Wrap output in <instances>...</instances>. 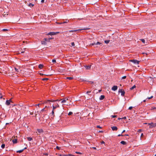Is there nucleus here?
I'll use <instances>...</instances> for the list:
<instances>
[{"mask_svg":"<svg viewBox=\"0 0 156 156\" xmlns=\"http://www.w3.org/2000/svg\"><path fill=\"white\" fill-rule=\"evenodd\" d=\"M101 44V43L99 42H97V43H95L94 42H93L92 43H91L90 44H89V46H92L93 45H100V44Z\"/></svg>","mask_w":156,"mask_h":156,"instance_id":"nucleus-1","label":"nucleus"},{"mask_svg":"<svg viewBox=\"0 0 156 156\" xmlns=\"http://www.w3.org/2000/svg\"><path fill=\"white\" fill-rule=\"evenodd\" d=\"M148 125L150 126V127L151 128L156 127V123H154L153 122L148 123Z\"/></svg>","mask_w":156,"mask_h":156,"instance_id":"nucleus-2","label":"nucleus"},{"mask_svg":"<svg viewBox=\"0 0 156 156\" xmlns=\"http://www.w3.org/2000/svg\"><path fill=\"white\" fill-rule=\"evenodd\" d=\"M130 61L135 64H139L140 61H138L136 59H132L130 60Z\"/></svg>","mask_w":156,"mask_h":156,"instance_id":"nucleus-3","label":"nucleus"},{"mask_svg":"<svg viewBox=\"0 0 156 156\" xmlns=\"http://www.w3.org/2000/svg\"><path fill=\"white\" fill-rule=\"evenodd\" d=\"M119 93L120 92L121 93V95L122 96H124L125 94V92L124 90L122 89H120L119 91Z\"/></svg>","mask_w":156,"mask_h":156,"instance_id":"nucleus-4","label":"nucleus"},{"mask_svg":"<svg viewBox=\"0 0 156 156\" xmlns=\"http://www.w3.org/2000/svg\"><path fill=\"white\" fill-rule=\"evenodd\" d=\"M59 32H50L48 33L47 35H56L58 34Z\"/></svg>","mask_w":156,"mask_h":156,"instance_id":"nucleus-5","label":"nucleus"},{"mask_svg":"<svg viewBox=\"0 0 156 156\" xmlns=\"http://www.w3.org/2000/svg\"><path fill=\"white\" fill-rule=\"evenodd\" d=\"M37 134L40 135L41 133H42L43 132V130L42 129H37Z\"/></svg>","mask_w":156,"mask_h":156,"instance_id":"nucleus-6","label":"nucleus"},{"mask_svg":"<svg viewBox=\"0 0 156 156\" xmlns=\"http://www.w3.org/2000/svg\"><path fill=\"white\" fill-rule=\"evenodd\" d=\"M58 101V100H48L47 101H45V103L48 104V103H49L50 102H54V101Z\"/></svg>","mask_w":156,"mask_h":156,"instance_id":"nucleus-7","label":"nucleus"},{"mask_svg":"<svg viewBox=\"0 0 156 156\" xmlns=\"http://www.w3.org/2000/svg\"><path fill=\"white\" fill-rule=\"evenodd\" d=\"M68 99L66 98L61 99L60 101H61V103H65L67 100H68Z\"/></svg>","mask_w":156,"mask_h":156,"instance_id":"nucleus-8","label":"nucleus"},{"mask_svg":"<svg viewBox=\"0 0 156 156\" xmlns=\"http://www.w3.org/2000/svg\"><path fill=\"white\" fill-rule=\"evenodd\" d=\"M12 102L11 99H10L9 100H7L6 101V104L7 105H9L10 103V102Z\"/></svg>","mask_w":156,"mask_h":156,"instance_id":"nucleus-9","label":"nucleus"},{"mask_svg":"<svg viewBox=\"0 0 156 156\" xmlns=\"http://www.w3.org/2000/svg\"><path fill=\"white\" fill-rule=\"evenodd\" d=\"M113 131H117L118 130V128L115 126H113L111 127Z\"/></svg>","mask_w":156,"mask_h":156,"instance_id":"nucleus-10","label":"nucleus"},{"mask_svg":"<svg viewBox=\"0 0 156 156\" xmlns=\"http://www.w3.org/2000/svg\"><path fill=\"white\" fill-rule=\"evenodd\" d=\"M89 84L90 85V87H92L93 86V85H94V83L93 82L88 81V86H89Z\"/></svg>","mask_w":156,"mask_h":156,"instance_id":"nucleus-11","label":"nucleus"},{"mask_svg":"<svg viewBox=\"0 0 156 156\" xmlns=\"http://www.w3.org/2000/svg\"><path fill=\"white\" fill-rule=\"evenodd\" d=\"M117 88L118 87L117 86H114L112 87V89L114 91H115L117 89Z\"/></svg>","mask_w":156,"mask_h":156,"instance_id":"nucleus-12","label":"nucleus"},{"mask_svg":"<svg viewBox=\"0 0 156 156\" xmlns=\"http://www.w3.org/2000/svg\"><path fill=\"white\" fill-rule=\"evenodd\" d=\"M27 149V147H25L22 150H19V151H16V153H21L22 152H23V151L25 149Z\"/></svg>","mask_w":156,"mask_h":156,"instance_id":"nucleus-13","label":"nucleus"},{"mask_svg":"<svg viewBox=\"0 0 156 156\" xmlns=\"http://www.w3.org/2000/svg\"><path fill=\"white\" fill-rule=\"evenodd\" d=\"M105 98V96L104 95H101L100 96L99 98V99L100 100H103Z\"/></svg>","mask_w":156,"mask_h":156,"instance_id":"nucleus-14","label":"nucleus"},{"mask_svg":"<svg viewBox=\"0 0 156 156\" xmlns=\"http://www.w3.org/2000/svg\"><path fill=\"white\" fill-rule=\"evenodd\" d=\"M12 141L13 144H16L17 142V139H15L13 140Z\"/></svg>","mask_w":156,"mask_h":156,"instance_id":"nucleus-15","label":"nucleus"},{"mask_svg":"<svg viewBox=\"0 0 156 156\" xmlns=\"http://www.w3.org/2000/svg\"><path fill=\"white\" fill-rule=\"evenodd\" d=\"M44 66V65H43V64H39L38 66V67L40 68V69H42V67H43Z\"/></svg>","mask_w":156,"mask_h":156,"instance_id":"nucleus-16","label":"nucleus"},{"mask_svg":"<svg viewBox=\"0 0 156 156\" xmlns=\"http://www.w3.org/2000/svg\"><path fill=\"white\" fill-rule=\"evenodd\" d=\"M120 143L123 145H125L126 144V143L124 141H122Z\"/></svg>","mask_w":156,"mask_h":156,"instance_id":"nucleus-17","label":"nucleus"},{"mask_svg":"<svg viewBox=\"0 0 156 156\" xmlns=\"http://www.w3.org/2000/svg\"><path fill=\"white\" fill-rule=\"evenodd\" d=\"M41 43L42 44L45 45L46 44V42L44 40L41 41Z\"/></svg>","mask_w":156,"mask_h":156,"instance_id":"nucleus-18","label":"nucleus"},{"mask_svg":"<svg viewBox=\"0 0 156 156\" xmlns=\"http://www.w3.org/2000/svg\"><path fill=\"white\" fill-rule=\"evenodd\" d=\"M27 139L29 141H30L33 140L32 138L30 137H27Z\"/></svg>","mask_w":156,"mask_h":156,"instance_id":"nucleus-19","label":"nucleus"},{"mask_svg":"<svg viewBox=\"0 0 156 156\" xmlns=\"http://www.w3.org/2000/svg\"><path fill=\"white\" fill-rule=\"evenodd\" d=\"M34 6V5L32 4V3H30L28 5V6L30 7H32Z\"/></svg>","mask_w":156,"mask_h":156,"instance_id":"nucleus-20","label":"nucleus"},{"mask_svg":"<svg viewBox=\"0 0 156 156\" xmlns=\"http://www.w3.org/2000/svg\"><path fill=\"white\" fill-rule=\"evenodd\" d=\"M109 41H110V40H106L105 41V42L107 44L108 43H109Z\"/></svg>","mask_w":156,"mask_h":156,"instance_id":"nucleus-21","label":"nucleus"},{"mask_svg":"<svg viewBox=\"0 0 156 156\" xmlns=\"http://www.w3.org/2000/svg\"><path fill=\"white\" fill-rule=\"evenodd\" d=\"M5 144H3L2 145H1V147L2 148V149H3L5 147Z\"/></svg>","mask_w":156,"mask_h":156,"instance_id":"nucleus-22","label":"nucleus"},{"mask_svg":"<svg viewBox=\"0 0 156 156\" xmlns=\"http://www.w3.org/2000/svg\"><path fill=\"white\" fill-rule=\"evenodd\" d=\"M136 87V86L135 85H134L132 87H131L130 89V90H132Z\"/></svg>","mask_w":156,"mask_h":156,"instance_id":"nucleus-23","label":"nucleus"},{"mask_svg":"<svg viewBox=\"0 0 156 156\" xmlns=\"http://www.w3.org/2000/svg\"><path fill=\"white\" fill-rule=\"evenodd\" d=\"M51 114V116H53V117L54 116V110L52 111Z\"/></svg>","mask_w":156,"mask_h":156,"instance_id":"nucleus-24","label":"nucleus"},{"mask_svg":"<svg viewBox=\"0 0 156 156\" xmlns=\"http://www.w3.org/2000/svg\"><path fill=\"white\" fill-rule=\"evenodd\" d=\"M48 80V78H44L42 79V80L44 81H46Z\"/></svg>","mask_w":156,"mask_h":156,"instance_id":"nucleus-25","label":"nucleus"},{"mask_svg":"<svg viewBox=\"0 0 156 156\" xmlns=\"http://www.w3.org/2000/svg\"><path fill=\"white\" fill-rule=\"evenodd\" d=\"M67 79L69 80H71L73 79V77H67Z\"/></svg>","mask_w":156,"mask_h":156,"instance_id":"nucleus-26","label":"nucleus"},{"mask_svg":"<svg viewBox=\"0 0 156 156\" xmlns=\"http://www.w3.org/2000/svg\"><path fill=\"white\" fill-rule=\"evenodd\" d=\"M92 65H93V64L92 63H91V64L90 65L89 64H88V69L90 68V67Z\"/></svg>","mask_w":156,"mask_h":156,"instance_id":"nucleus-27","label":"nucleus"},{"mask_svg":"<svg viewBox=\"0 0 156 156\" xmlns=\"http://www.w3.org/2000/svg\"><path fill=\"white\" fill-rule=\"evenodd\" d=\"M73 114V113L72 112H70L69 113L68 115H71Z\"/></svg>","mask_w":156,"mask_h":156,"instance_id":"nucleus-28","label":"nucleus"},{"mask_svg":"<svg viewBox=\"0 0 156 156\" xmlns=\"http://www.w3.org/2000/svg\"><path fill=\"white\" fill-rule=\"evenodd\" d=\"M56 108H57L56 106H54L53 105V110H54Z\"/></svg>","mask_w":156,"mask_h":156,"instance_id":"nucleus-29","label":"nucleus"},{"mask_svg":"<svg viewBox=\"0 0 156 156\" xmlns=\"http://www.w3.org/2000/svg\"><path fill=\"white\" fill-rule=\"evenodd\" d=\"M140 40L143 43H145V40L144 39H141Z\"/></svg>","mask_w":156,"mask_h":156,"instance_id":"nucleus-30","label":"nucleus"},{"mask_svg":"<svg viewBox=\"0 0 156 156\" xmlns=\"http://www.w3.org/2000/svg\"><path fill=\"white\" fill-rule=\"evenodd\" d=\"M111 116L112 118H114L116 117L117 116V115H111Z\"/></svg>","mask_w":156,"mask_h":156,"instance_id":"nucleus-31","label":"nucleus"},{"mask_svg":"<svg viewBox=\"0 0 156 156\" xmlns=\"http://www.w3.org/2000/svg\"><path fill=\"white\" fill-rule=\"evenodd\" d=\"M126 76H123L122 77V79H125L126 78Z\"/></svg>","mask_w":156,"mask_h":156,"instance_id":"nucleus-32","label":"nucleus"},{"mask_svg":"<svg viewBox=\"0 0 156 156\" xmlns=\"http://www.w3.org/2000/svg\"><path fill=\"white\" fill-rule=\"evenodd\" d=\"M15 70L17 72H19V69H17L16 68H15Z\"/></svg>","mask_w":156,"mask_h":156,"instance_id":"nucleus-33","label":"nucleus"},{"mask_svg":"<svg viewBox=\"0 0 156 156\" xmlns=\"http://www.w3.org/2000/svg\"><path fill=\"white\" fill-rule=\"evenodd\" d=\"M44 111H46V110H45V108L42 109L41 110V112H43Z\"/></svg>","mask_w":156,"mask_h":156,"instance_id":"nucleus-34","label":"nucleus"},{"mask_svg":"<svg viewBox=\"0 0 156 156\" xmlns=\"http://www.w3.org/2000/svg\"><path fill=\"white\" fill-rule=\"evenodd\" d=\"M2 30L4 31H6L8 30L7 29H3Z\"/></svg>","mask_w":156,"mask_h":156,"instance_id":"nucleus-35","label":"nucleus"},{"mask_svg":"<svg viewBox=\"0 0 156 156\" xmlns=\"http://www.w3.org/2000/svg\"><path fill=\"white\" fill-rule=\"evenodd\" d=\"M71 45H72V46H75V44L74 43V42H72L71 43Z\"/></svg>","mask_w":156,"mask_h":156,"instance_id":"nucleus-36","label":"nucleus"},{"mask_svg":"<svg viewBox=\"0 0 156 156\" xmlns=\"http://www.w3.org/2000/svg\"><path fill=\"white\" fill-rule=\"evenodd\" d=\"M52 62L54 63L56 62V61L55 59H53L52 60Z\"/></svg>","mask_w":156,"mask_h":156,"instance_id":"nucleus-37","label":"nucleus"},{"mask_svg":"<svg viewBox=\"0 0 156 156\" xmlns=\"http://www.w3.org/2000/svg\"><path fill=\"white\" fill-rule=\"evenodd\" d=\"M77 30H70L69 31V32H76V31H77Z\"/></svg>","mask_w":156,"mask_h":156,"instance_id":"nucleus-38","label":"nucleus"},{"mask_svg":"<svg viewBox=\"0 0 156 156\" xmlns=\"http://www.w3.org/2000/svg\"><path fill=\"white\" fill-rule=\"evenodd\" d=\"M153 98V96H152L150 97H148L147 98L149 99H151Z\"/></svg>","mask_w":156,"mask_h":156,"instance_id":"nucleus-39","label":"nucleus"},{"mask_svg":"<svg viewBox=\"0 0 156 156\" xmlns=\"http://www.w3.org/2000/svg\"><path fill=\"white\" fill-rule=\"evenodd\" d=\"M97 127L98 128H101V127L100 126H97Z\"/></svg>","mask_w":156,"mask_h":156,"instance_id":"nucleus-40","label":"nucleus"},{"mask_svg":"<svg viewBox=\"0 0 156 156\" xmlns=\"http://www.w3.org/2000/svg\"><path fill=\"white\" fill-rule=\"evenodd\" d=\"M123 136V135L122 134V133H121V134H119L118 135V136Z\"/></svg>","mask_w":156,"mask_h":156,"instance_id":"nucleus-41","label":"nucleus"},{"mask_svg":"<svg viewBox=\"0 0 156 156\" xmlns=\"http://www.w3.org/2000/svg\"><path fill=\"white\" fill-rule=\"evenodd\" d=\"M132 108H133V107L131 106V107H129V109L131 110Z\"/></svg>","mask_w":156,"mask_h":156,"instance_id":"nucleus-42","label":"nucleus"},{"mask_svg":"<svg viewBox=\"0 0 156 156\" xmlns=\"http://www.w3.org/2000/svg\"><path fill=\"white\" fill-rule=\"evenodd\" d=\"M90 137H88V140H91L92 139V136L90 135Z\"/></svg>","mask_w":156,"mask_h":156,"instance_id":"nucleus-43","label":"nucleus"},{"mask_svg":"<svg viewBox=\"0 0 156 156\" xmlns=\"http://www.w3.org/2000/svg\"><path fill=\"white\" fill-rule=\"evenodd\" d=\"M44 40L46 42V41H47L48 40V39L46 38H44Z\"/></svg>","mask_w":156,"mask_h":156,"instance_id":"nucleus-44","label":"nucleus"},{"mask_svg":"<svg viewBox=\"0 0 156 156\" xmlns=\"http://www.w3.org/2000/svg\"><path fill=\"white\" fill-rule=\"evenodd\" d=\"M90 147V148H94V149H96V148L95 147Z\"/></svg>","mask_w":156,"mask_h":156,"instance_id":"nucleus-45","label":"nucleus"},{"mask_svg":"<svg viewBox=\"0 0 156 156\" xmlns=\"http://www.w3.org/2000/svg\"><path fill=\"white\" fill-rule=\"evenodd\" d=\"M126 117H123V118H122V119H126Z\"/></svg>","mask_w":156,"mask_h":156,"instance_id":"nucleus-46","label":"nucleus"},{"mask_svg":"<svg viewBox=\"0 0 156 156\" xmlns=\"http://www.w3.org/2000/svg\"><path fill=\"white\" fill-rule=\"evenodd\" d=\"M143 136H144L143 133H142L141 134V137H142Z\"/></svg>","mask_w":156,"mask_h":156,"instance_id":"nucleus-47","label":"nucleus"},{"mask_svg":"<svg viewBox=\"0 0 156 156\" xmlns=\"http://www.w3.org/2000/svg\"><path fill=\"white\" fill-rule=\"evenodd\" d=\"M53 38H48V40H49V41H50V40L51 39Z\"/></svg>","mask_w":156,"mask_h":156,"instance_id":"nucleus-48","label":"nucleus"},{"mask_svg":"<svg viewBox=\"0 0 156 156\" xmlns=\"http://www.w3.org/2000/svg\"><path fill=\"white\" fill-rule=\"evenodd\" d=\"M101 144H104L105 143V142L104 141H102L101 142Z\"/></svg>","mask_w":156,"mask_h":156,"instance_id":"nucleus-49","label":"nucleus"},{"mask_svg":"<svg viewBox=\"0 0 156 156\" xmlns=\"http://www.w3.org/2000/svg\"><path fill=\"white\" fill-rule=\"evenodd\" d=\"M44 0H41V2L42 3H44Z\"/></svg>","mask_w":156,"mask_h":156,"instance_id":"nucleus-50","label":"nucleus"},{"mask_svg":"<svg viewBox=\"0 0 156 156\" xmlns=\"http://www.w3.org/2000/svg\"><path fill=\"white\" fill-rule=\"evenodd\" d=\"M85 68H86V69H88V66H85Z\"/></svg>","mask_w":156,"mask_h":156,"instance_id":"nucleus-51","label":"nucleus"},{"mask_svg":"<svg viewBox=\"0 0 156 156\" xmlns=\"http://www.w3.org/2000/svg\"><path fill=\"white\" fill-rule=\"evenodd\" d=\"M56 148L57 149H59L60 147H58V146H57L56 147Z\"/></svg>","mask_w":156,"mask_h":156,"instance_id":"nucleus-52","label":"nucleus"},{"mask_svg":"<svg viewBox=\"0 0 156 156\" xmlns=\"http://www.w3.org/2000/svg\"><path fill=\"white\" fill-rule=\"evenodd\" d=\"M44 154L46 156H47L48 155V153H45V154Z\"/></svg>","mask_w":156,"mask_h":156,"instance_id":"nucleus-53","label":"nucleus"},{"mask_svg":"<svg viewBox=\"0 0 156 156\" xmlns=\"http://www.w3.org/2000/svg\"><path fill=\"white\" fill-rule=\"evenodd\" d=\"M153 110H156V107H154L152 108Z\"/></svg>","mask_w":156,"mask_h":156,"instance_id":"nucleus-54","label":"nucleus"},{"mask_svg":"<svg viewBox=\"0 0 156 156\" xmlns=\"http://www.w3.org/2000/svg\"><path fill=\"white\" fill-rule=\"evenodd\" d=\"M67 23V21H65L64 22H63L62 23Z\"/></svg>","mask_w":156,"mask_h":156,"instance_id":"nucleus-55","label":"nucleus"},{"mask_svg":"<svg viewBox=\"0 0 156 156\" xmlns=\"http://www.w3.org/2000/svg\"><path fill=\"white\" fill-rule=\"evenodd\" d=\"M125 132V130H123V131L122 132V133H124Z\"/></svg>","mask_w":156,"mask_h":156,"instance_id":"nucleus-56","label":"nucleus"},{"mask_svg":"<svg viewBox=\"0 0 156 156\" xmlns=\"http://www.w3.org/2000/svg\"><path fill=\"white\" fill-rule=\"evenodd\" d=\"M141 131H142V130L141 129H139L138 131L139 132H140Z\"/></svg>","mask_w":156,"mask_h":156,"instance_id":"nucleus-57","label":"nucleus"},{"mask_svg":"<svg viewBox=\"0 0 156 156\" xmlns=\"http://www.w3.org/2000/svg\"><path fill=\"white\" fill-rule=\"evenodd\" d=\"M46 76H51L52 75V74H48L47 75H46Z\"/></svg>","mask_w":156,"mask_h":156,"instance_id":"nucleus-58","label":"nucleus"},{"mask_svg":"<svg viewBox=\"0 0 156 156\" xmlns=\"http://www.w3.org/2000/svg\"><path fill=\"white\" fill-rule=\"evenodd\" d=\"M56 106L57 107H57H59V105H58L57 104V106Z\"/></svg>","mask_w":156,"mask_h":156,"instance_id":"nucleus-59","label":"nucleus"},{"mask_svg":"<svg viewBox=\"0 0 156 156\" xmlns=\"http://www.w3.org/2000/svg\"><path fill=\"white\" fill-rule=\"evenodd\" d=\"M76 153H77V154H80L81 153L79 152H76Z\"/></svg>","mask_w":156,"mask_h":156,"instance_id":"nucleus-60","label":"nucleus"},{"mask_svg":"<svg viewBox=\"0 0 156 156\" xmlns=\"http://www.w3.org/2000/svg\"><path fill=\"white\" fill-rule=\"evenodd\" d=\"M129 135L128 134H125L124 135H123V136H128Z\"/></svg>","mask_w":156,"mask_h":156,"instance_id":"nucleus-61","label":"nucleus"},{"mask_svg":"<svg viewBox=\"0 0 156 156\" xmlns=\"http://www.w3.org/2000/svg\"><path fill=\"white\" fill-rule=\"evenodd\" d=\"M101 90H99L98 91L99 92H101Z\"/></svg>","mask_w":156,"mask_h":156,"instance_id":"nucleus-62","label":"nucleus"},{"mask_svg":"<svg viewBox=\"0 0 156 156\" xmlns=\"http://www.w3.org/2000/svg\"><path fill=\"white\" fill-rule=\"evenodd\" d=\"M122 119V118H119L118 119Z\"/></svg>","mask_w":156,"mask_h":156,"instance_id":"nucleus-63","label":"nucleus"},{"mask_svg":"<svg viewBox=\"0 0 156 156\" xmlns=\"http://www.w3.org/2000/svg\"><path fill=\"white\" fill-rule=\"evenodd\" d=\"M24 51H22L21 52V53H24Z\"/></svg>","mask_w":156,"mask_h":156,"instance_id":"nucleus-64","label":"nucleus"}]
</instances>
